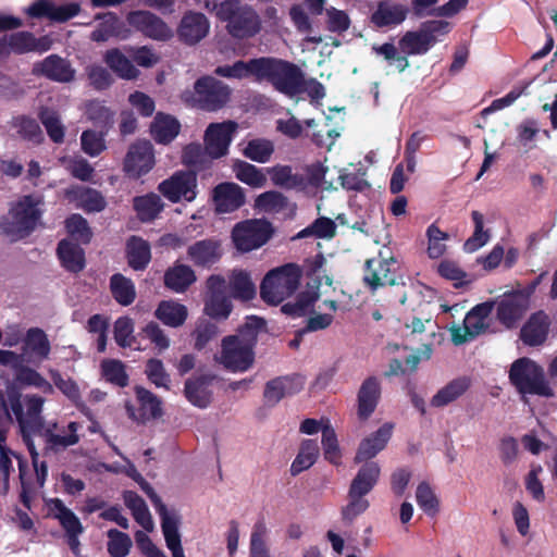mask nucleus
<instances>
[{
	"label": "nucleus",
	"mask_w": 557,
	"mask_h": 557,
	"mask_svg": "<svg viewBox=\"0 0 557 557\" xmlns=\"http://www.w3.org/2000/svg\"><path fill=\"white\" fill-rule=\"evenodd\" d=\"M332 286V278L321 272H315L307 283L306 289L297 297L295 304H286L283 311L294 315H309L305 331L315 332L324 330L333 322V313L337 310V304L333 300L324 301L323 305L327 312L314 311V302L321 296L320 288L322 285Z\"/></svg>",
	"instance_id": "1"
},
{
	"label": "nucleus",
	"mask_w": 557,
	"mask_h": 557,
	"mask_svg": "<svg viewBox=\"0 0 557 557\" xmlns=\"http://www.w3.org/2000/svg\"><path fill=\"white\" fill-rule=\"evenodd\" d=\"M262 324L261 319L251 317L238 334L223 338L221 350L215 356L216 362L232 372L249 370L255 361L253 346L257 341V330L262 327Z\"/></svg>",
	"instance_id": "2"
},
{
	"label": "nucleus",
	"mask_w": 557,
	"mask_h": 557,
	"mask_svg": "<svg viewBox=\"0 0 557 557\" xmlns=\"http://www.w3.org/2000/svg\"><path fill=\"white\" fill-rule=\"evenodd\" d=\"M45 205V197L40 193L18 197L12 202L8 215L1 223L2 232L11 240L28 236L40 225Z\"/></svg>",
	"instance_id": "3"
},
{
	"label": "nucleus",
	"mask_w": 557,
	"mask_h": 557,
	"mask_svg": "<svg viewBox=\"0 0 557 557\" xmlns=\"http://www.w3.org/2000/svg\"><path fill=\"white\" fill-rule=\"evenodd\" d=\"M205 8L214 11L216 17L226 23L227 33L235 38H251L260 33L262 28L261 17L258 12L247 4L225 0L210 7L205 2Z\"/></svg>",
	"instance_id": "4"
},
{
	"label": "nucleus",
	"mask_w": 557,
	"mask_h": 557,
	"mask_svg": "<svg viewBox=\"0 0 557 557\" xmlns=\"http://www.w3.org/2000/svg\"><path fill=\"white\" fill-rule=\"evenodd\" d=\"M300 277L299 267L292 263L271 270L261 283V298L270 305L281 304L297 289Z\"/></svg>",
	"instance_id": "5"
},
{
	"label": "nucleus",
	"mask_w": 557,
	"mask_h": 557,
	"mask_svg": "<svg viewBox=\"0 0 557 557\" xmlns=\"http://www.w3.org/2000/svg\"><path fill=\"white\" fill-rule=\"evenodd\" d=\"M230 99V90L226 85L211 76L199 78L194 90H185L182 100L190 106L207 111H216Z\"/></svg>",
	"instance_id": "6"
},
{
	"label": "nucleus",
	"mask_w": 557,
	"mask_h": 557,
	"mask_svg": "<svg viewBox=\"0 0 557 557\" xmlns=\"http://www.w3.org/2000/svg\"><path fill=\"white\" fill-rule=\"evenodd\" d=\"M449 32V23L445 21H429L416 29L408 30L398 41L401 53L419 55L426 53L436 42Z\"/></svg>",
	"instance_id": "7"
},
{
	"label": "nucleus",
	"mask_w": 557,
	"mask_h": 557,
	"mask_svg": "<svg viewBox=\"0 0 557 557\" xmlns=\"http://www.w3.org/2000/svg\"><path fill=\"white\" fill-rule=\"evenodd\" d=\"M131 475L140 483L144 491L150 496L151 500L154 504L157 512L161 517V529L164 536V541L166 547L172 554V557H185L181 534L178 531V527L181 523V517L174 510H169L165 505H163L160 498L154 494L152 488L145 482L139 473L135 469L132 470Z\"/></svg>",
	"instance_id": "8"
},
{
	"label": "nucleus",
	"mask_w": 557,
	"mask_h": 557,
	"mask_svg": "<svg viewBox=\"0 0 557 557\" xmlns=\"http://www.w3.org/2000/svg\"><path fill=\"white\" fill-rule=\"evenodd\" d=\"M510 380L523 394L552 396V388L545 381L543 370L530 359L517 360L510 370Z\"/></svg>",
	"instance_id": "9"
},
{
	"label": "nucleus",
	"mask_w": 557,
	"mask_h": 557,
	"mask_svg": "<svg viewBox=\"0 0 557 557\" xmlns=\"http://www.w3.org/2000/svg\"><path fill=\"white\" fill-rule=\"evenodd\" d=\"M493 307L494 302L492 301L473 307L465 317L462 326L454 325L450 327L453 343L461 345L486 332L492 325Z\"/></svg>",
	"instance_id": "10"
},
{
	"label": "nucleus",
	"mask_w": 557,
	"mask_h": 557,
	"mask_svg": "<svg viewBox=\"0 0 557 557\" xmlns=\"http://www.w3.org/2000/svg\"><path fill=\"white\" fill-rule=\"evenodd\" d=\"M271 235L270 223L252 219L237 223L232 230L231 238L239 252H249L262 247Z\"/></svg>",
	"instance_id": "11"
},
{
	"label": "nucleus",
	"mask_w": 557,
	"mask_h": 557,
	"mask_svg": "<svg viewBox=\"0 0 557 557\" xmlns=\"http://www.w3.org/2000/svg\"><path fill=\"white\" fill-rule=\"evenodd\" d=\"M45 399L37 395H26L11 400V410L14 413L22 430L26 444L32 442L29 435L39 430L42 431L41 411Z\"/></svg>",
	"instance_id": "12"
},
{
	"label": "nucleus",
	"mask_w": 557,
	"mask_h": 557,
	"mask_svg": "<svg viewBox=\"0 0 557 557\" xmlns=\"http://www.w3.org/2000/svg\"><path fill=\"white\" fill-rule=\"evenodd\" d=\"M203 313L213 320H226L233 306L225 295V278L218 274L210 275L206 281Z\"/></svg>",
	"instance_id": "13"
},
{
	"label": "nucleus",
	"mask_w": 557,
	"mask_h": 557,
	"mask_svg": "<svg viewBox=\"0 0 557 557\" xmlns=\"http://www.w3.org/2000/svg\"><path fill=\"white\" fill-rule=\"evenodd\" d=\"M159 193L169 201H193L197 196V175L191 171H177L158 185Z\"/></svg>",
	"instance_id": "14"
},
{
	"label": "nucleus",
	"mask_w": 557,
	"mask_h": 557,
	"mask_svg": "<svg viewBox=\"0 0 557 557\" xmlns=\"http://www.w3.org/2000/svg\"><path fill=\"white\" fill-rule=\"evenodd\" d=\"M397 269L396 259L392 256H385L381 250L377 257L366 262L364 283L373 290L381 286L394 285Z\"/></svg>",
	"instance_id": "15"
},
{
	"label": "nucleus",
	"mask_w": 557,
	"mask_h": 557,
	"mask_svg": "<svg viewBox=\"0 0 557 557\" xmlns=\"http://www.w3.org/2000/svg\"><path fill=\"white\" fill-rule=\"evenodd\" d=\"M48 513L57 519L63 528L69 546L74 554L79 552L78 536L84 532V527L78 517L69 509L61 499L51 498L46 502Z\"/></svg>",
	"instance_id": "16"
},
{
	"label": "nucleus",
	"mask_w": 557,
	"mask_h": 557,
	"mask_svg": "<svg viewBox=\"0 0 557 557\" xmlns=\"http://www.w3.org/2000/svg\"><path fill=\"white\" fill-rule=\"evenodd\" d=\"M394 431V424L383 423L377 430L360 440L355 453L354 462L374 461L373 459L388 445Z\"/></svg>",
	"instance_id": "17"
},
{
	"label": "nucleus",
	"mask_w": 557,
	"mask_h": 557,
	"mask_svg": "<svg viewBox=\"0 0 557 557\" xmlns=\"http://www.w3.org/2000/svg\"><path fill=\"white\" fill-rule=\"evenodd\" d=\"M154 162L152 145L148 140H137L126 153L124 171L129 177L138 178L150 172Z\"/></svg>",
	"instance_id": "18"
},
{
	"label": "nucleus",
	"mask_w": 557,
	"mask_h": 557,
	"mask_svg": "<svg viewBox=\"0 0 557 557\" xmlns=\"http://www.w3.org/2000/svg\"><path fill=\"white\" fill-rule=\"evenodd\" d=\"M236 129L237 124L233 121L210 124L205 133L206 152L213 159L225 156Z\"/></svg>",
	"instance_id": "19"
},
{
	"label": "nucleus",
	"mask_w": 557,
	"mask_h": 557,
	"mask_svg": "<svg viewBox=\"0 0 557 557\" xmlns=\"http://www.w3.org/2000/svg\"><path fill=\"white\" fill-rule=\"evenodd\" d=\"M127 23L144 35L158 39L166 40L172 37V29L158 16L148 11H135L127 15Z\"/></svg>",
	"instance_id": "20"
},
{
	"label": "nucleus",
	"mask_w": 557,
	"mask_h": 557,
	"mask_svg": "<svg viewBox=\"0 0 557 557\" xmlns=\"http://www.w3.org/2000/svg\"><path fill=\"white\" fill-rule=\"evenodd\" d=\"M223 256L222 243L215 238L198 240L187 248V258L196 267L210 268Z\"/></svg>",
	"instance_id": "21"
},
{
	"label": "nucleus",
	"mask_w": 557,
	"mask_h": 557,
	"mask_svg": "<svg viewBox=\"0 0 557 557\" xmlns=\"http://www.w3.org/2000/svg\"><path fill=\"white\" fill-rule=\"evenodd\" d=\"M212 200L218 213H231L245 203V193L235 183H221L214 187Z\"/></svg>",
	"instance_id": "22"
},
{
	"label": "nucleus",
	"mask_w": 557,
	"mask_h": 557,
	"mask_svg": "<svg viewBox=\"0 0 557 557\" xmlns=\"http://www.w3.org/2000/svg\"><path fill=\"white\" fill-rule=\"evenodd\" d=\"M209 29L210 23L202 13L189 11L182 17L177 34L184 42L194 45L203 39Z\"/></svg>",
	"instance_id": "23"
},
{
	"label": "nucleus",
	"mask_w": 557,
	"mask_h": 557,
	"mask_svg": "<svg viewBox=\"0 0 557 557\" xmlns=\"http://www.w3.org/2000/svg\"><path fill=\"white\" fill-rule=\"evenodd\" d=\"M25 12L32 17L46 16L51 21L63 23L78 14L79 5L67 3L57 7L49 0H39L25 9Z\"/></svg>",
	"instance_id": "24"
},
{
	"label": "nucleus",
	"mask_w": 557,
	"mask_h": 557,
	"mask_svg": "<svg viewBox=\"0 0 557 557\" xmlns=\"http://www.w3.org/2000/svg\"><path fill=\"white\" fill-rule=\"evenodd\" d=\"M33 72L60 83L71 82L75 76V70L71 66L70 62L57 54H51L45 60L37 62L33 67Z\"/></svg>",
	"instance_id": "25"
},
{
	"label": "nucleus",
	"mask_w": 557,
	"mask_h": 557,
	"mask_svg": "<svg viewBox=\"0 0 557 557\" xmlns=\"http://www.w3.org/2000/svg\"><path fill=\"white\" fill-rule=\"evenodd\" d=\"M302 83L299 70L287 62L281 61L272 79L274 87L286 96L294 98L302 91Z\"/></svg>",
	"instance_id": "26"
},
{
	"label": "nucleus",
	"mask_w": 557,
	"mask_h": 557,
	"mask_svg": "<svg viewBox=\"0 0 557 557\" xmlns=\"http://www.w3.org/2000/svg\"><path fill=\"white\" fill-rule=\"evenodd\" d=\"M5 46L17 53L25 52H46L52 47L53 40L50 36L46 35L36 38L28 32H20L3 39Z\"/></svg>",
	"instance_id": "27"
},
{
	"label": "nucleus",
	"mask_w": 557,
	"mask_h": 557,
	"mask_svg": "<svg viewBox=\"0 0 557 557\" xmlns=\"http://www.w3.org/2000/svg\"><path fill=\"white\" fill-rule=\"evenodd\" d=\"M79 428L81 426L77 422H70L66 428L61 432H58L57 423H51L42 429L41 435L44 436L48 448L58 450L78 443L79 436L77 432Z\"/></svg>",
	"instance_id": "28"
},
{
	"label": "nucleus",
	"mask_w": 557,
	"mask_h": 557,
	"mask_svg": "<svg viewBox=\"0 0 557 557\" xmlns=\"http://www.w3.org/2000/svg\"><path fill=\"white\" fill-rule=\"evenodd\" d=\"M50 352V344L46 334L38 329H30L24 339L22 360L27 362H41Z\"/></svg>",
	"instance_id": "29"
},
{
	"label": "nucleus",
	"mask_w": 557,
	"mask_h": 557,
	"mask_svg": "<svg viewBox=\"0 0 557 557\" xmlns=\"http://www.w3.org/2000/svg\"><path fill=\"white\" fill-rule=\"evenodd\" d=\"M359 468L349 486V495H367L377 484L381 466L377 461H364Z\"/></svg>",
	"instance_id": "30"
},
{
	"label": "nucleus",
	"mask_w": 557,
	"mask_h": 557,
	"mask_svg": "<svg viewBox=\"0 0 557 557\" xmlns=\"http://www.w3.org/2000/svg\"><path fill=\"white\" fill-rule=\"evenodd\" d=\"M304 380L300 376L276 377L268 382L264 397L270 404H277L282 398L294 395L302 389Z\"/></svg>",
	"instance_id": "31"
},
{
	"label": "nucleus",
	"mask_w": 557,
	"mask_h": 557,
	"mask_svg": "<svg viewBox=\"0 0 557 557\" xmlns=\"http://www.w3.org/2000/svg\"><path fill=\"white\" fill-rule=\"evenodd\" d=\"M65 196L70 201L75 202L77 208L88 212H99L106 207L104 198L95 189L74 186L66 189Z\"/></svg>",
	"instance_id": "32"
},
{
	"label": "nucleus",
	"mask_w": 557,
	"mask_h": 557,
	"mask_svg": "<svg viewBox=\"0 0 557 557\" xmlns=\"http://www.w3.org/2000/svg\"><path fill=\"white\" fill-rule=\"evenodd\" d=\"M549 319L546 313L539 311L531 315L521 330L523 343L530 346L542 344L548 334Z\"/></svg>",
	"instance_id": "33"
},
{
	"label": "nucleus",
	"mask_w": 557,
	"mask_h": 557,
	"mask_svg": "<svg viewBox=\"0 0 557 557\" xmlns=\"http://www.w3.org/2000/svg\"><path fill=\"white\" fill-rule=\"evenodd\" d=\"M154 317L164 325L177 329L186 322L188 309L176 300H162L154 311Z\"/></svg>",
	"instance_id": "34"
},
{
	"label": "nucleus",
	"mask_w": 557,
	"mask_h": 557,
	"mask_svg": "<svg viewBox=\"0 0 557 557\" xmlns=\"http://www.w3.org/2000/svg\"><path fill=\"white\" fill-rule=\"evenodd\" d=\"M196 280L195 271L183 263H174L164 274V285L177 294L184 293Z\"/></svg>",
	"instance_id": "35"
},
{
	"label": "nucleus",
	"mask_w": 557,
	"mask_h": 557,
	"mask_svg": "<svg viewBox=\"0 0 557 557\" xmlns=\"http://www.w3.org/2000/svg\"><path fill=\"white\" fill-rule=\"evenodd\" d=\"M528 309V299L520 295L504 298L497 307V317L507 327L512 326Z\"/></svg>",
	"instance_id": "36"
},
{
	"label": "nucleus",
	"mask_w": 557,
	"mask_h": 557,
	"mask_svg": "<svg viewBox=\"0 0 557 557\" xmlns=\"http://www.w3.org/2000/svg\"><path fill=\"white\" fill-rule=\"evenodd\" d=\"M136 396L140 404V416L137 417L134 408L126 404V410L129 417L134 420H150L161 417L162 407L161 400L149 391L143 387H136Z\"/></svg>",
	"instance_id": "37"
},
{
	"label": "nucleus",
	"mask_w": 557,
	"mask_h": 557,
	"mask_svg": "<svg viewBox=\"0 0 557 557\" xmlns=\"http://www.w3.org/2000/svg\"><path fill=\"white\" fill-rule=\"evenodd\" d=\"M380 398V385L375 379L366 380L358 393V418L367 420L374 411Z\"/></svg>",
	"instance_id": "38"
},
{
	"label": "nucleus",
	"mask_w": 557,
	"mask_h": 557,
	"mask_svg": "<svg viewBox=\"0 0 557 557\" xmlns=\"http://www.w3.org/2000/svg\"><path fill=\"white\" fill-rule=\"evenodd\" d=\"M180 129V122L164 113H158L150 125L151 136L157 143L163 145L171 143L178 135Z\"/></svg>",
	"instance_id": "39"
},
{
	"label": "nucleus",
	"mask_w": 557,
	"mask_h": 557,
	"mask_svg": "<svg viewBox=\"0 0 557 557\" xmlns=\"http://www.w3.org/2000/svg\"><path fill=\"white\" fill-rule=\"evenodd\" d=\"M408 14V8L400 3L381 2L372 14V22L379 26H396L401 24Z\"/></svg>",
	"instance_id": "40"
},
{
	"label": "nucleus",
	"mask_w": 557,
	"mask_h": 557,
	"mask_svg": "<svg viewBox=\"0 0 557 557\" xmlns=\"http://www.w3.org/2000/svg\"><path fill=\"white\" fill-rule=\"evenodd\" d=\"M235 177L251 188H263L267 185V174L263 169H259L243 160H235L232 164Z\"/></svg>",
	"instance_id": "41"
},
{
	"label": "nucleus",
	"mask_w": 557,
	"mask_h": 557,
	"mask_svg": "<svg viewBox=\"0 0 557 557\" xmlns=\"http://www.w3.org/2000/svg\"><path fill=\"white\" fill-rule=\"evenodd\" d=\"M210 382L211 380L207 377L187 380L185 383V396L188 401L199 408L208 407L212 399Z\"/></svg>",
	"instance_id": "42"
},
{
	"label": "nucleus",
	"mask_w": 557,
	"mask_h": 557,
	"mask_svg": "<svg viewBox=\"0 0 557 557\" xmlns=\"http://www.w3.org/2000/svg\"><path fill=\"white\" fill-rule=\"evenodd\" d=\"M230 288L236 299L250 300L256 295V285L247 271L235 269L228 275Z\"/></svg>",
	"instance_id": "43"
},
{
	"label": "nucleus",
	"mask_w": 557,
	"mask_h": 557,
	"mask_svg": "<svg viewBox=\"0 0 557 557\" xmlns=\"http://www.w3.org/2000/svg\"><path fill=\"white\" fill-rule=\"evenodd\" d=\"M104 61L107 65L123 79H136L139 75V71L119 49L108 50L104 54Z\"/></svg>",
	"instance_id": "44"
},
{
	"label": "nucleus",
	"mask_w": 557,
	"mask_h": 557,
	"mask_svg": "<svg viewBox=\"0 0 557 557\" xmlns=\"http://www.w3.org/2000/svg\"><path fill=\"white\" fill-rule=\"evenodd\" d=\"M123 497L126 507L132 511L136 522L141 525L146 532H151L154 528V523L144 499L131 491L125 492Z\"/></svg>",
	"instance_id": "45"
},
{
	"label": "nucleus",
	"mask_w": 557,
	"mask_h": 557,
	"mask_svg": "<svg viewBox=\"0 0 557 557\" xmlns=\"http://www.w3.org/2000/svg\"><path fill=\"white\" fill-rule=\"evenodd\" d=\"M58 255L63 267L69 271L78 272L85 265L83 249L71 240L64 239L59 244Z\"/></svg>",
	"instance_id": "46"
},
{
	"label": "nucleus",
	"mask_w": 557,
	"mask_h": 557,
	"mask_svg": "<svg viewBox=\"0 0 557 557\" xmlns=\"http://www.w3.org/2000/svg\"><path fill=\"white\" fill-rule=\"evenodd\" d=\"M469 380L459 377L441 388L431 400L433 407H444L458 399L469 388Z\"/></svg>",
	"instance_id": "47"
},
{
	"label": "nucleus",
	"mask_w": 557,
	"mask_h": 557,
	"mask_svg": "<svg viewBox=\"0 0 557 557\" xmlns=\"http://www.w3.org/2000/svg\"><path fill=\"white\" fill-rule=\"evenodd\" d=\"M15 380L20 385L34 387L46 394L54 392L53 385L41 373L28 366H18Z\"/></svg>",
	"instance_id": "48"
},
{
	"label": "nucleus",
	"mask_w": 557,
	"mask_h": 557,
	"mask_svg": "<svg viewBox=\"0 0 557 557\" xmlns=\"http://www.w3.org/2000/svg\"><path fill=\"white\" fill-rule=\"evenodd\" d=\"M110 290L115 301L122 306L131 305L136 298L134 283L120 273L111 276Z\"/></svg>",
	"instance_id": "49"
},
{
	"label": "nucleus",
	"mask_w": 557,
	"mask_h": 557,
	"mask_svg": "<svg viewBox=\"0 0 557 557\" xmlns=\"http://www.w3.org/2000/svg\"><path fill=\"white\" fill-rule=\"evenodd\" d=\"M127 259L134 270L145 269L151 259L149 244L139 237H132L127 242Z\"/></svg>",
	"instance_id": "50"
},
{
	"label": "nucleus",
	"mask_w": 557,
	"mask_h": 557,
	"mask_svg": "<svg viewBox=\"0 0 557 557\" xmlns=\"http://www.w3.org/2000/svg\"><path fill=\"white\" fill-rule=\"evenodd\" d=\"M274 152V144L264 138H255L243 145L242 153L249 160L267 163Z\"/></svg>",
	"instance_id": "51"
},
{
	"label": "nucleus",
	"mask_w": 557,
	"mask_h": 557,
	"mask_svg": "<svg viewBox=\"0 0 557 557\" xmlns=\"http://www.w3.org/2000/svg\"><path fill=\"white\" fill-rule=\"evenodd\" d=\"M116 36L122 39L127 38L128 30L124 28L123 24L112 13H108L102 17V23L91 34V38L95 41H106L110 37Z\"/></svg>",
	"instance_id": "52"
},
{
	"label": "nucleus",
	"mask_w": 557,
	"mask_h": 557,
	"mask_svg": "<svg viewBox=\"0 0 557 557\" xmlns=\"http://www.w3.org/2000/svg\"><path fill=\"white\" fill-rule=\"evenodd\" d=\"M134 208L141 221H151L163 210L164 203L158 195L148 194L135 198Z\"/></svg>",
	"instance_id": "53"
},
{
	"label": "nucleus",
	"mask_w": 557,
	"mask_h": 557,
	"mask_svg": "<svg viewBox=\"0 0 557 557\" xmlns=\"http://www.w3.org/2000/svg\"><path fill=\"white\" fill-rule=\"evenodd\" d=\"M319 456L318 444L312 440H307L301 443L300 449L290 466L292 474L296 475L309 469Z\"/></svg>",
	"instance_id": "54"
},
{
	"label": "nucleus",
	"mask_w": 557,
	"mask_h": 557,
	"mask_svg": "<svg viewBox=\"0 0 557 557\" xmlns=\"http://www.w3.org/2000/svg\"><path fill=\"white\" fill-rule=\"evenodd\" d=\"M426 253L431 259H438L447 250L446 242L449 239L448 233L442 231L436 224H431L426 228Z\"/></svg>",
	"instance_id": "55"
},
{
	"label": "nucleus",
	"mask_w": 557,
	"mask_h": 557,
	"mask_svg": "<svg viewBox=\"0 0 557 557\" xmlns=\"http://www.w3.org/2000/svg\"><path fill=\"white\" fill-rule=\"evenodd\" d=\"M253 207L258 212L268 214L277 213L285 209L286 198L278 191H265L255 199Z\"/></svg>",
	"instance_id": "56"
},
{
	"label": "nucleus",
	"mask_w": 557,
	"mask_h": 557,
	"mask_svg": "<svg viewBox=\"0 0 557 557\" xmlns=\"http://www.w3.org/2000/svg\"><path fill=\"white\" fill-rule=\"evenodd\" d=\"M437 273L445 280L453 282L455 287H460L472 282L470 275L453 260H443L437 265Z\"/></svg>",
	"instance_id": "57"
},
{
	"label": "nucleus",
	"mask_w": 557,
	"mask_h": 557,
	"mask_svg": "<svg viewBox=\"0 0 557 557\" xmlns=\"http://www.w3.org/2000/svg\"><path fill=\"white\" fill-rule=\"evenodd\" d=\"M472 220L474 223V232L470 238L465 243V250L467 252H474L490 240V233L484 228V216L479 211L472 212Z\"/></svg>",
	"instance_id": "58"
},
{
	"label": "nucleus",
	"mask_w": 557,
	"mask_h": 557,
	"mask_svg": "<svg viewBox=\"0 0 557 557\" xmlns=\"http://www.w3.org/2000/svg\"><path fill=\"white\" fill-rule=\"evenodd\" d=\"M416 502L428 516H435L440 510V500L434 490L425 482H421L416 490Z\"/></svg>",
	"instance_id": "59"
},
{
	"label": "nucleus",
	"mask_w": 557,
	"mask_h": 557,
	"mask_svg": "<svg viewBox=\"0 0 557 557\" xmlns=\"http://www.w3.org/2000/svg\"><path fill=\"white\" fill-rule=\"evenodd\" d=\"M135 323L134 320L129 317H120L114 322V341L120 347H133L136 343V337L134 335Z\"/></svg>",
	"instance_id": "60"
},
{
	"label": "nucleus",
	"mask_w": 557,
	"mask_h": 557,
	"mask_svg": "<svg viewBox=\"0 0 557 557\" xmlns=\"http://www.w3.org/2000/svg\"><path fill=\"white\" fill-rule=\"evenodd\" d=\"M322 447L324 458L333 465H339L342 450L337 441L336 433L332 426L324 424L322 428Z\"/></svg>",
	"instance_id": "61"
},
{
	"label": "nucleus",
	"mask_w": 557,
	"mask_h": 557,
	"mask_svg": "<svg viewBox=\"0 0 557 557\" xmlns=\"http://www.w3.org/2000/svg\"><path fill=\"white\" fill-rule=\"evenodd\" d=\"M249 557H271L268 545V530L263 523H257L251 532Z\"/></svg>",
	"instance_id": "62"
},
{
	"label": "nucleus",
	"mask_w": 557,
	"mask_h": 557,
	"mask_svg": "<svg viewBox=\"0 0 557 557\" xmlns=\"http://www.w3.org/2000/svg\"><path fill=\"white\" fill-rule=\"evenodd\" d=\"M102 376L110 383L117 386H126L128 376L125 372L124 364L120 360L108 359L101 363Z\"/></svg>",
	"instance_id": "63"
},
{
	"label": "nucleus",
	"mask_w": 557,
	"mask_h": 557,
	"mask_svg": "<svg viewBox=\"0 0 557 557\" xmlns=\"http://www.w3.org/2000/svg\"><path fill=\"white\" fill-rule=\"evenodd\" d=\"M267 173L270 175L272 183L276 186L284 188H295L300 185V180L297 175H294L292 168L288 165H274L267 169Z\"/></svg>",
	"instance_id": "64"
}]
</instances>
